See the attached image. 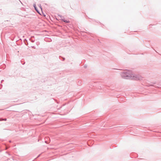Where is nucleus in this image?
Wrapping results in <instances>:
<instances>
[{"label":"nucleus","instance_id":"3","mask_svg":"<svg viewBox=\"0 0 161 161\" xmlns=\"http://www.w3.org/2000/svg\"><path fill=\"white\" fill-rule=\"evenodd\" d=\"M62 21H64V22L67 23H69L70 22V21L67 20L65 19H62Z\"/></svg>","mask_w":161,"mask_h":161},{"label":"nucleus","instance_id":"10","mask_svg":"<svg viewBox=\"0 0 161 161\" xmlns=\"http://www.w3.org/2000/svg\"><path fill=\"white\" fill-rule=\"evenodd\" d=\"M40 154H39V155H38V156H37V157H39L40 156Z\"/></svg>","mask_w":161,"mask_h":161},{"label":"nucleus","instance_id":"12","mask_svg":"<svg viewBox=\"0 0 161 161\" xmlns=\"http://www.w3.org/2000/svg\"><path fill=\"white\" fill-rule=\"evenodd\" d=\"M20 2H21V3L22 4V3L19 0Z\"/></svg>","mask_w":161,"mask_h":161},{"label":"nucleus","instance_id":"4","mask_svg":"<svg viewBox=\"0 0 161 161\" xmlns=\"http://www.w3.org/2000/svg\"><path fill=\"white\" fill-rule=\"evenodd\" d=\"M24 42H25V44L26 45H27L28 43L27 42V40L26 39H24Z\"/></svg>","mask_w":161,"mask_h":161},{"label":"nucleus","instance_id":"6","mask_svg":"<svg viewBox=\"0 0 161 161\" xmlns=\"http://www.w3.org/2000/svg\"><path fill=\"white\" fill-rule=\"evenodd\" d=\"M33 6H34V7L35 9L36 10V11H37V9H36V8H36V4H34V5H33Z\"/></svg>","mask_w":161,"mask_h":161},{"label":"nucleus","instance_id":"11","mask_svg":"<svg viewBox=\"0 0 161 161\" xmlns=\"http://www.w3.org/2000/svg\"><path fill=\"white\" fill-rule=\"evenodd\" d=\"M85 66V68H86V66Z\"/></svg>","mask_w":161,"mask_h":161},{"label":"nucleus","instance_id":"8","mask_svg":"<svg viewBox=\"0 0 161 161\" xmlns=\"http://www.w3.org/2000/svg\"><path fill=\"white\" fill-rule=\"evenodd\" d=\"M65 60V58H63V61L64 60Z\"/></svg>","mask_w":161,"mask_h":161},{"label":"nucleus","instance_id":"7","mask_svg":"<svg viewBox=\"0 0 161 161\" xmlns=\"http://www.w3.org/2000/svg\"><path fill=\"white\" fill-rule=\"evenodd\" d=\"M6 120V119H3L2 118H0V121H2V120Z\"/></svg>","mask_w":161,"mask_h":161},{"label":"nucleus","instance_id":"5","mask_svg":"<svg viewBox=\"0 0 161 161\" xmlns=\"http://www.w3.org/2000/svg\"><path fill=\"white\" fill-rule=\"evenodd\" d=\"M58 16L59 17L60 19H59L60 20H62V19H63V18H64L63 16H62L61 15H58Z\"/></svg>","mask_w":161,"mask_h":161},{"label":"nucleus","instance_id":"2","mask_svg":"<svg viewBox=\"0 0 161 161\" xmlns=\"http://www.w3.org/2000/svg\"><path fill=\"white\" fill-rule=\"evenodd\" d=\"M131 78L136 80H141L142 79V77L138 74L133 75L132 74Z\"/></svg>","mask_w":161,"mask_h":161},{"label":"nucleus","instance_id":"1","mask_svg":"<svg viewBox=\"0 0 161 161\" xmlns=\"http://www.w3.org/2000/svg\"><path fill=\"white\" fill-rule=\"evenodd\" d=\"M132 74L130 70H126L121 72V75L122 77L125 79H129L131 78Z\"/></svg>","mask_w":161,"mask_h":161},{"label":"nucleus","instance_id":"9","mask_svg":"<svg viewBox=\"0 0 161 161\" xmlns=\"http://www.w3.org/2000/svg\"><path fill=\"white\" fill-rule=\"evenodd\" d=\"M3 81H4V80H2V81H1V82H2Z\"/></svg>","mask_w":161,"mask_h":161}]
</instances>
